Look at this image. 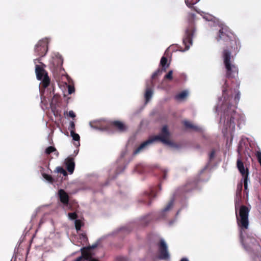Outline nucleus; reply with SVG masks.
Returning <instances> with one entry per match:
<instances>
[{"label":"nucleus","mask_w":261,"mask_h":261,"mask_svg":"<svg viewBox=\"0 0 261 261\" xmlns=\"http://www.w3.org/2000/svg\"><path fill=\"white\" fill-rule=\"evenodd\" d=\"M89 261H99L98 259L92 258Z\"/></svg>","instance_id":"46"},{"label":"nucleus","mask_w":261,"mask_h":261,"mask_svg":"<svg viewBox=\"0 0 261 261\" xmlns=\"http://www.w3.org/2000/svg\"><path fill=\"white\" fill-rule=\"evenodd\" d=\"M156 195L153 190L149 192H145L142 197L139 199V202L149 205L151 202V199L155 197Z\"/></svg>","instance_id":"10"},{"label":"nucleus","mask_w":261,"mask_h":261,"mask_svg":"<svg viewBox=\"0 0 261 261\" xmlns=\"http://www.w3.org/2000/svg\"><path fill=\"white\" fill-rule=\"evenodd\" d=\"M80 239L83 241H87L88 238L85 233H82L80 236Z\"/></svg>","instance_id":"38"},{"label":"nucleus","mask_w":261,"mask_h":261,"mask_svg":"<svg viewBox=\"0 0 261 261\" xmlns=\"http://www.w3.org/2000/svg\"><path fill=\"white\" fill-rule=\"evenodd\" d=\"M43 88H46L50 84V79L47 74H45L44 77L41 80Z\"/></svg>","instance_id":"21"},{"label":"nucleus","mask_w":261,"mask_h":261,"mask_svg":"<svg viewBox=\"0 0 261 261\" xmlns=\"http://www.w3.org/2000/svg\"><path fill=\"white\" fill-rule=\"evenodd\" d=\"M83 259L82 257L80 256L76 258L74 261H82Z\"/></svg>","instance_id":"44"},{"label":"nucleus","mask_w":261,"mask_h":261,"mask_svg":"<svg viewBox=\"0 0 261 261\" xmlns=\"http://www.w3.org/2000/svg\"><path fill=\"white\" fill-rule=\"evenodd\" d=\"M152 90L150 88H147L145 93L146 102H147L149 101L152 96Z\"/></svg>","instance_id":"19"},{"label":"nucleus","mask_w":261,"mask_h":261,"mask_svg":"<svg viewBox=\"0 0 261 261\" xmlns=\"http://www.w3.org/2000/svg\"><path fill=\"white\" fill-rule=\"evenodd\" d=\"M90 125L92 127L96 129H109V122L104 120L94 121L90 122Z\"/></svg>","instance_id":"11"},{"label":"nucleus","mask_w":261,"mask_h":261,"mask_svg":"<svg viewBox=\"0 0 261 261\" xmlns=\"http://www.w3.org/2000/svg\"><path fill=\"white\" fill-rule=\"evenodd\" d=\"M47 44L48 41L46 38L39 40L35 47L36 55L44 57L48 50Z\"/></svg>","instance_id":"8"},{"label":"nucleus","mask_w":261,"mask_h":261,"mask_svg":"<svg viewBox=\"0 0 261 261\" xmlns=\"http://www.w3.org/2000/svg\"><path fill=\"white\" fill-rule=\"evenodd\" d=\"M63 59L59 54H57L53 58L52 64L54 68V70H61L62 69Z\"/></svg>","instance_id":"13"},{"label":"nucleus","mask_w":261,"mask_h":261,"mask_svg":"<svg viewBox=\"0 0 261 261\" xmlns=\"http://www.w3.org/2000/svg\"><path fill=\"white\" fill-rule=\"evenodd\" d=\"M148 223H149V222H146V223L145 224V225H147V224H148Z\"/></svg>","instance_id":"49"},{"label":"nucleus","mask_w":261,"mask_h":261,"mask_svg":"<svg viewBox=\"0 0 261 261\" xmlns=\"http://www.w3.org/2000/svg\"><path fill=\"white\" fill-rule=\"evenodd\" d=\"M110 127H113L119 132H125L126 129V126L122 122L118 120L109 122V129Z\"/></svg>","instance_id":"12"},{"label":"nucleus","mask_w":261,"mask_h":261,"mask_svg":"<svg viewBox=\"0 0 261 261\" xmlns=\"http://www.w3.org/2000/svg\"><path fill=\"white\" fill-rule=\"evenodd\" d=\"M180 261H189L188 259L186 258H182Z\"/></svg>","instance_id":"47"},{"label":"nucleus","mask_w":261,"mask_h":261,"mask_svg":"<svg viewBox=\"0 0 261 261\" xmlns=\"http://www.w3.org/2000/svg\"><path fill=\"white\" fill-rule=\"evenodd\" d=\"M195 31L194 20L191 19L185 31L183 37V43L185 46V50H188L192 44V40Z\"/></svg>","instance_id":"4"},{"label":"nucleus","mask_w":261,"mask_h":261,"mask_svg":"<svg viewBox=\"0 0 261 261\" xmlns=\"http://www.w3.org/2000/svg\"><path fill=\"white\" fill-rule=\"evenodd\" d=\"M69 129H70V131L73 130V132L75 131V124L73 121H71L70 122V126L69 127Z\"/></svg>","instance_id":"37"},{"label":"nucleus","mask_w":261,"mask_h":261,"mask_svg":"<svg viewBox=\"0 0 261 261\" xmlns=\"http://www.w3.org/2000/svg\"><path fill=\"white\" fill-rule=\"evenodd\" d=\"M57 172L62 174L64 176H67V173L66 170L62 167H58L56 168Z\"/></svg>","instance_id":"29"},{"label":"nucleus","mask_w":261,"mask_h":261,"mask_svg":"<svg viewBox=\"0 0 261 261\" xmlns=\"http://www.w3.org/2000/svg\"><path fill=\"white\" fill-rule=\"evenodd\" d=\"M163 69H158V70H156L152 75V79H155L157 76L161 75L162 73V71H163Z\"/></svg>","instance_id":"30"},{"label":"nucleus","mask_w":261,"mask_h":261,"mask_svg":"<svg viewBox=\"0 0 261 261\" xmlns=\"http://www.w3.org/2000/svg\"><path fill=\"white\" fill-rule=\"evenodd\" d=\"M68 116H69L72 118H74L75 117V114L72 111H70L68 112Z\"/></svg>","instance_id":"41"},{"label":"nucleus","mask_w":261,"mask_h":261,"mask_svg":"<svg viewBox=\"0 0 261 261\" xmlns=\"http://www.w3.org/2000/svg\"><path fill=\"white\" fill-rule=\"evenodd\" d=\"M56 151L57 150L55 147L50 146L46 148L45 152L46 154L48 155L50 154L51 153Z\"/></svg>","instance_id":"26"},{"label":"nucleus","mask_w":261,"mask_h":261,"mask_svg":"<svg viewBox=\"0 0 261 261\" xmlns=\"http://www.w3.org/2000/svg\"><path fill=\"white\" fill-rule=\"evenodd\" d=\"M90 248L83 247L81 249V251L82 253V255L83 259L85 260H89L90 259L92 258V254L89 250Z\"/></svg>","instance_id":"17"},{"label":"nucleus","mask_w":261,"mask_h":261,"mask_svg":"<svg viewBox=\"0 0 261 261\" xmlns=\"http://www.w3.org/2000/svg\"><path fill=\"white\" fill-rule=\"evenodd\" d=\"M183 123L184 126L187 128H191L196 131L200 130V128H199L198 126L193 125L188 121H184Z\"/></svg>","instance_id":"18"},{"label":"nucleus","mask_w":261,"mask_h":261,"mask_svg":"<svg viewBox=\"0 0 261 261\" xmlns=\"http://www.w3.org/2000/svg\"><path fill=\"white\" fill-rule=\"evenodd\" d=\"M215 149H212V150L211 151L210 154H209V159L210 160H212L213 159V158L215 156Z\"/></svg>","instance_id":"39"},{"label":"nucleus","mask_w":261,"mask_h":261,"mask_svg":"<svg viewBox=\"0 0 261 261\" xmlns=\"http://www.w3.org/2000/svg\"><path fill=\"white\" fill-rule=\"evenodd\" d=\"M169 138L170 133L168 130V127L167 125H165L163 127L161 133L160 135L155 136L153 138L143 142L136 149H135L134 152V154H137L139 153L141 150L144 149L155 141H160L165 144L171 145L172 142L170 140Z\"/></svg>","instance_id":"2"},{"label":"nucleus","mask_w":261,"mask_h":261,"mask_svg":"<svg viewBox=\"0 0 261 261\" xmlns=\"http://www.w3.org/2000/svg\"><path fill=\"white\" fill-rule=\"evenodd\" d=\"M167 61L168 60L167 58L165 57H163L161 59L160 64L163 67V70H164V71H166V68H168L169 66V64L167 65Z\"/></svg>","instance_id":"23"},{"label":"nucleus","mask_w":261,"mask_h":261,"mask_svg":"<svg viewBox=\"0 0 261 261\" xmlns=\"http://www.w3.org/2000/svg\"><path fill=\"white\" fill-rule=\"evenodd\" d=\"M185 3L187 5V6L191 8L192 6L197 3L199 0H185Z\"/></svg>","instance_id":"25"},{"label":"nucleus","mask_w":261,"mask_h":261,"mask_svg":"<svg viewBox=\"0 0 261 261\" xmlns=\"http://www.w3.org/2000/svg\"><path fill=\"white\" fill-rule=\"evenodd\" d=\"M58 196L60 200L64 205L68 207L69 196L68 194L63 189H60L58 191Z\"/></svg>","instance_id":"14"},{"label":"nucleus","mask_w":261,"mask_h":261,"mask_svg":"<svg viewBox=\"0 0 261 261\" xmlns=\"http://www.w3.org/2000/svg\"><path fill=\"white\" fill-rule=\"evenodd\" d=\"M68 217L71 220H76L77 218V215L76 213H68Z\"/></svg>","instance_id":"34"},{"label":"nucleus","mask_w":261,"mask_h":261,"mask_svg":"<svg viewBox=\"0 0 261 261\" xmlns=\"http://www.w3.org/2000/svg\"><path fill=\"white\" fill-rule=\"evenodd\" d=\"M237 168L243 178V183L244 186V191L246 193L248 192V180L249 171L247 168L245 169L244 163L240 159H238L237 162Z\"/></svg>","instance_id":"6"},{"label":"nucleus","mask_w":261,"mask_h":261,"mask_svg":"<svg viewBox=\"0 0 261 261\" xmlns=\"http://www.w3.org/2000/svg\"><path fill=\"white\" fill-rule=\"evenodd\" d=\"M166 175H167L166 173L164 172V177H163L164 179H166Z\"/></svg>","instance_id":"48"},{"label":"nucleus","mask_w":261,"mask_h":261,"mask_svg":"<svg viewBox=\"0 0 261 261\" xmlns=\"http://www.w3.org/2000/svg\"><path fill=\"white\" fill-rule=\"evenodd\" d=\"M96 247H97V245H96V244H94V245H92V246H89L86 247V248H89V250L90 251L91 249H94V248H95Z\"/></svg>","instance_id":"43"},{"label":"nucleus","mask_w":261,"mask_h":261,"mask_svg":"<svg viewBox=\"0 0 261 261\" xmlns=\"http://www.w3.org/2000/svg\"><path fill=\"white\" fill-rule=\"evenodd\" d=\"M236 112L230 108H228L227 110L224 112L223 115L221 116L220 121H223V123L229 127L231 126L232 123L234 124V115Z\"/></svg>","instance_id":"7"},{"label":"nucleus","mask_w":261,"mask_h":261,"mask_svg":"<svg viewBox=\"0 0 261 261\" xmlns=\"http://www.w3.org/2000/svg\"><path fill=\"white\" fill-rule=\"evenodd\" d=\"M70 134H71V137H72L73 140L75 141H77L76 143H74V145L76 146H80V137L79 135L75 133L74 132H73V130L70 131Z\"/></svg>","instance_id":"20"},{"label":"nucleus","mask_w":261,"mask_h":261,"mask_svg":"<svg viewBox=\"0 0 261 261\" xmlns=\"http://www.w3.org/2000/svg\"><path fill=\"white\" fill-rule=\"evenodd\" d=\"M172 74H173V71H172V70H170L168 72V73L166 75H165V76H164V79H167L169 80H172L173 79Z\"/></svg>","instance_id":"33"},{"label":"nucleus","mask_w":261,"mask_h":261,"mask_svg":"<svg viewBox=\"0 0 261 261\" xmlns=\"http://www.w3.org/2000/svg\"><path fill=\"white\" fill-rule=\"evenodd\" d=\"M250 210L245 205H242L238 212L236 207V216L237 224L240 228V237L241 241L243 240V231L248 228L249 226V213Z\"/></svg>","instance_id":"3"},{"label":"nucleus","mask_w":261,"mask_h":261,"mask_svg":"<svg viewBox=\"0 0 261 261\" xmlns=\"http://www.w3.org/2000/svg\"><path fill=\"white\" fill-rule=\"evenodd\" d=\"M125 167L124 166H118L117 167V169L116 170V175L114 178L116 177V176L119 174V173L123 172L124 170Z\"/></svg>","instance_id":"32"},{"label":"nucleus","mask_w":261,"mask_h":261,"mask_svg":"<svg viewBox=\"0 0 261 261\" xmlns=\"http://www.w3.org/2000/svg\"><path fill=\"white\" fill-rule=\"evenodd\" d=\"M35 72L37 79L39 81H41L45 74H47L46 71L38 65H36Z\"/></svg>","instance_id":"16"},{"label":"nucleus","mask_w":261,"mask_h":261,"mask_svg":"<svg viewBox=\"0 0 261 261\" xmlns=\"http://www.w3.org/2000/svg\"><path fill=\"white\" fill-rule=\"evenodd\" d=\"M240 94L239 92H238L236 95H235V97H234V100L236 102H238L239 99H240Z\"/></svg>","instance_id":"42"},{"label":"nucleus","mask_w":261,"mask_h":261,"mask_svg":"<svg viewBox=\"0 0 261 261\" xmlns=\"http://www.w3.org/2000/svg\"><path fill=\"white\" fill-rule=\"evenodd\" d=\"M187 95V93L186 91H182L179 93L176 96V99H181L185 98Z\"/></svg>","instance_id":"28"},{"label":"nucleus","mask_w":261,"mask_h":261,"mask_svg":"<svg viewBox=\"0 0 261 261\" xmlns=\"http://www.w3.org/2000/svg\"><path fill=\"white\" fill-rule=\"evenodd\" d=\"M255 261H261V257L259 258L258 257H256L255 258Z\"/></svg>","instance_id":"45"},{"label":"nucleus","mask_w":261,"mask_h":261,"mask_svg":"<svg viewBox=\"0 0 261 261\" xmlns=\"http://www.w3.org/2000/svg\"><path fill=\"white\" fill-rule=\"evenodd\" d=\"M243 184L242 182L240 183L237 186V192L241 193L242 190Z\"/></svg>","instance_id":"40"},{"label":"nucleus","mask_w":261,"mask_h":261,"mask_svg":"<svg viewBox=\"0 0 261 261\" xmlns=\"http://www.w3.org/2000/svg\"><path fill=\"white\" fill-rule=\"evenodd\" d=\"M65 164L66 165V167L68 171L70 174H72L74 171L75 167V163L74 162L73 158L71 157L67 158L65 160Z\"/></svg>","instance_id":"15"},{"label":"nucleus","mask_w":261,"mask_h":261,"mask_svg":"<svg viewBox=\"0 0 261 261\" xmlns=\"http://www.w3.org/2000/svg\"><path fill=\"white\" fill-rule=\"evenodd\" d=\"M159 250V258L163 260H167L170 255L168 251V247L164 240L161 239L158 244Z\"/></svg>","instance_id":"9"},{"label":"nucleus","mask_w":261,"mask_h":261,"mask_svg":"<svg viewBox=\"0 0 261 261\" xmlns=\"http://www.w3.org/2000/svg\"><path fill=\"white\" fill-rule=\"evenodd\" d=\"M218 41L224 45L222 58L226 69V76L230 79L234 77L238 73V68L234 63V57L239 51L240 43L237 36L226 26L222 27L218 31Z\"/></svg>","instance_id":"1"},{"label":"nucleus","mask_w":261,"mask_h":261,"mask_svg":"<svg viewBox=\"0 0 261 261\" xmlns=\"http://www.w3.org/2000/svg\"><path fill=\"white\" fill-rule=\"evenodd\" d=\"M173 202H174V200H171L167 204V205H166V206L162 210V212H161V214H162V215L163 216H164V214L165 212L169 211L170 210H171L173 205Z\"/></svg>","instance_id":"22"},{"label":"nucleus","mask_w":261,"mask_h":261,"mask_svg":"<svg viewBox=\"0 0 261 261\" xmlns=\"http://www.w3.org/2000/svg\"><path fill=\"white\" fill-rule=\"evenodd\" d=\"M255 155L257 159L258 163L261 166V152L260 151H256Z\"/></svg>","instance_id":"35"},{"label":"nucleus","mask_w":261,"mask_h":261,"mask_svg":"<svg viewBox=\"0 0 261 261\" xmlns=\"http://www.w3.org/2000/svg\"><path fill=\"white\" fill-rule=\"evenodd\" d=\"M237 168L243 178V183L244 186V191L246 193L248 192V180L249 171L247 168L245 169L244 163L240 159H238L237 162Z\"/></svg>","instance_id":"5"},{"label":"nucleus","mask_w":261,"mask_h":261,"mask_svg":"<svg viewBox=\"0 0 261 261\" xmlns=\"http://www.w3.org/2000/svg\"><path fill=\"white\" fill-rule=\"evenodd\" d=\"M52 92H53V94L54 95V96H53V99H52L51 103H56L58 102V101L59 100V98H60V96L58 94H55L54 93V90L53 89V91L50 92V96H51V93Z\"/></svg>","instance_id":"24"},{"label":"nucleus","mask_w":261,"mask_h":261,"mask_svg":"<svg viewBox=\"0 0 261 261\" xmlns=\"http://www.w3.org/2000/svg\"><path fill=\"white\" fill-rule=\"evenodd\" d=\"M83 224L80 220H75V227L77 231H79L81 229V227L83 226Z\"/></svg>","instance_id":"27"},{"label":"nucleus","mask_w":261,"mask_h":261,"mask_svg":"<svg viewBox=\"0 0 261 261\" xmlns=\"http://www.w3.org/2000/svg\"><path fill=\"white\" fill-rule=\"evenodd\" d=\"M43 177L47 181H49L50 182H53L54 180L53 178L51 177V176L48 175L45 173L43 174Z\"/></svg>","instance_id":"31"},{"label":"nucleus","mask_w":261,"mask_h":261,"mask_svg":"<svg viewBox=\"0 0 261 261\" xmlns=\"http://www.w3.org/2000/svg\"><path fill=\"white\" fill-rule=\"evenodd\" d=\"M74 87L73 86H72V85H68V93L71 94H72V93H73L74 92Z\"/></svg>","instance_id":"36"}]
</instances>
